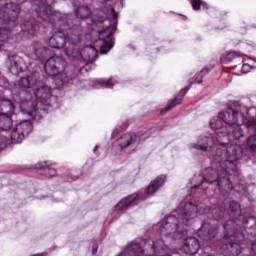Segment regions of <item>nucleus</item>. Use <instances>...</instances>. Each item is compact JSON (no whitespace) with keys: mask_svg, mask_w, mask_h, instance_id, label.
<instances>
[{"mask_svg":"<svg viewBox=\"0 0 256 256\" xmlns=\"http://www.w3.org/2000/svg\"><path fill=\"white\" fill-rule=\"evenodd\" d=\"M67 62L61 56H53L44 63V70L50 75L56 85V89H61L63 85L69 83V76L65 72Z\"/></svg>","mask_w":256,"mask_h":256,"instance_id":"nucleus-5","label":"nucleus"},{"mask_svg":"<svg viewBox=\"0 0 256 256\" xmlns=\"http://www.w3.org/2000/svg\"><path fill=\"white\" fill-rule=\"evenodd\" d=\"M89 67H90L89 64H85L84 67H80V71H81V72H83V71H89Z\"/></svg>","mask_w":256,"mask_h":256,"instance_id":"nucleus-29","label":"nucleus"},{"mask_svg":"<svg viewBox=\"0 0 256 256\" xmlns=\"http://www.w3.org/2000/svg\"><path fill=\"white\" fill-rule=\"evenodd\" d=\"M223 123H225V122L223 121V119H221V118L219 117V114H218L217 117H214V118L211 119V121H210V127H211V129H213L214 131H219L220 129L223 128Z\"/></svg>","mask_w":256,"mask_h":256,"instance_id":"nucleus-18","label":"nucleus"},{"mask_svg":"<svg viewBox=\"0 0 256 256\" xmlns=\"http://www.w3.org/2000/svg\"><path fill=\"white\" fill-rule=\"evenodd\" d=\"M33 131V124L29 120H24L18 123L11 133L12 143H22L23 139Z\"/></svg>","mask_w":256,"mask_h":256,"instance_id":"nucleus-12","label":"nucleus"},{"mask_svg":"<svg viewBox=\"0 0 256 256\" xmlns=\"http://www.w3.org/2000/svg\"><path fill=\"white\" fill-rule=\"evenodd\" d=\"M219 118L222 119L225 125H229V127L245 125L249 133H256V118L253 116L247 117L235 111L233 108H227L225 111L219 113Z\"/></svg>","mask_w":256,"mask_h":256,"instance_id":"nucleus-7","label":"nucleus"},{"mask_svg":"<svg viewBox=\"0 0 256 256\" xmlns=\"http://www.w3.org/2000/svg\"><path fill=\"white\" fill-rule=\"evenodd\" d=\"M69 19L71 16H67V25L60 27V30L56 32L49 40L48 45L52 49H63L65 55L70 61H95L97 59V49L93 46H86L81 52L79 45L81 44V36L76 30L70 29L67 32V38H65V31L69 29Z\"/></svg>","mask_w":256,"mask_h":256,"instance_id":"nucleus-3","label":"nucleus"},{"mask_svg":"<svg viewBox=\"0 0 256 256\" xmlns=\"http://www.w3.org/2000/svg\"><path fill=\"white\" fill-rule=\"evenodd\" d=\"M246 145L250 151H254L256 153V135L249 136L246 141Z\"/></svg>","mask_w":256,"mask_h":256,"instance_id":"nucleus-21","label":"nucleus"},{"mask_svg":"<svg viewBox=\"0 0 256 256\" xmlns=\"http://www.w3.org/2000/svg\"><path fill=\"white\" fill-rule=\"evenodd\" d=\"M252 251L256 254V240L252 243Z\"/></svg>","mask_w":256,"mask_h":256,"instance_id":"nucleus-31","label":"nucleus"},{"mask_svg":"<svg viewBox=\"0 0 256 256\" xmlns=\"http://www.w3.org/2000/svg\"><path fill=\"white\" fill-rule=\"evenodd\" d=\"M146 256H151V255H149V254H145Z\"/></svg>","mask_w":256,"mask_h":256,"instance_id":"nucleus-37","label":"nucleus"},{"mask_svg":"<svg viewBox=\"0 0 256 256\" xmlns=\"http://www.w3.org/2000/svg\"><path fill=\"white\" fill-rule=\"evenodd\" d=\"M19 3H25L26 0H18Z\"/></svg>","mask_w":256,"mask_h":256,"instance_id":"nucleus-35","label":"nucleus"},{"mask_svg":"<svg viewBox=\"0 0 256 256\" xmlns=\"http://www.w3.org/2000/svg\"><path fill=\"white\" fill-rule=\"evenodd\" d=\"M15 113V106L11 100H0V131H9L13 127L11 115Z\"/></svg>","mask_w":256,"mask_h":256,"instance_id":"nucleus-11","label":"nucleus"},{"mask_svg":"<svg viewBox=\"0 0 256 256\" xmlns=\"http://www.w3.org/2000/svg\"><path fill=\"white\" fill-rule=\"evenodd\" d=\"M8 139L3 134H0V149H5V146L7 145Z\"/></svg>","mask_w":256,"mask_h":256,"instance_id":"nucleus-26","label":"nucleus"},{"mask_svg":"<svg viewBox=\"0 0 256 256\" xmlns=\"http://www.w3.org/2000/svg\"><path fill=\"white\" fill-rule=\"evenodd\" d=\"M195 83H203V80L202 79H200V80H198L197 78H196V80H195Z\"/></svg>","mask_w":256,"mask_h":256,"instance_id":"nucleus-34","label":"nucleus"},{"mask_svg":"<svg viewBox=\"0 0 256 256\" xmlns=\"http://www.w3.org/2000/svg\"><path fill=\"white\" fill-rule=\"evenodd\" d=\"M93 151H97V146L94 147Z\"/></svg>","mask_w":256,"mask_h":256,"instance_id":"nucleus-36","label":"nucleus"},{"mask_svg":"<svg viewBox=\"0 0 256 256\" xmlns=\"http://www.w3.org/2000/svg\"><path fill=\"white\" fill-rule=\"evenodd\" d=\"M20 28L22 29V31H31L33 29L35 30V25H33V23L31 22H26Z\"/></svg>","mask_w":256,"mask_h":256,"instance_id":"nucleus-24","label":"nucleus"},{"mask_svg":"<svg viewBox=\"0 0 256 256\" xmlns=\"http://www.w3.org/2000/svg\"><path fill=\"white\" fill-rule=\"evenodd\" d=\"M95 253H97V247H94L92 250V254L95 255Z\"/></svg>","mask_w":256,"mask_h":256,"instance_id":"nucleus-33","label":"nucleus"},{"mask_svg":"<svg viewBox=\"0 0 256 256\" xmlns=\"http://www.w3.org/2000/svg\"><path fill=\"white\" fill-rule=\"evenodd\" d=\"M110 25L104 28L103 30L98 31L99 42L100 45V53L102 55H107L111 49H113V45L115 42L113 41L112 35L117 30V12H115V8L110 9Z\"/></svg>","mask_w":256,"mask_h":256,"instance_id":"nucleus-8","label":"nucleus"},{"mask_svg":"<svg viewBox=\"0 0 256 256\" xmlns=\"http://www.w3.org/2000/svg\"><path fill=\"white\" fill-rule=\"evenodd\" d=\"M197 235L206 245H213V247H221V239H219V226L211 224V222H203Z\"/></svg>","mask_w":256,"mask_h":256,"instance_id":"nucleus-10","label":"nucleus"},{"mask_svg":"<svg viewBox=\"0 0 256 256\" xmlns=\"http://www.w3.org/2000/svg\"><path fill=\"white\" fill-rule=\"evenodd\" d=\"M187 91H189V87L182 89V90L180 91V95H185V93H187Z\"/></svg>","mask_w":256,"mask_h":256,"instance_id":"nucleus-32","label":"nucleus"},{"mask_svg":"<svg viewBox=\"0 0 256 256\" xmlns=\"http://www.w3.org/2000/svg\"><path fill=\"white\" fill-rule=\"evenodd\" d=\"M75 13L78 19H88V17H91V9L88 6H79Z\"/></svg>","mask_w":256,"mask_h":256,"instance_id":"nucleus-16","label":"nucleus"},{"mask_svg":"<svg viewBox=\"0 0 256 256\" xmlns=\"http://www.w3.org/2000/svg\"><path fill=\"white\" fill-rule=\"evenodd\" d=\"M203 73H204V75H207V73H209V69L208 68L202 69L201 72H200V75L203 74Z\"/></svg>","mask_w":256,"mask_h":256,"instance_id":"nucleus-30","label":"nucleus"},{"mask_svg":"<svg viewBox=\"0 0 256 256\" xmlns=\"http://www.w3.org/2000/svg\"><path fill=\"white\" fill-rule=\"evenodd\" d=\"M167 180V176L160 175L150 183L146 190H141L139 193L132 194L123 198L115 207L116 211H125L131 205H137V201H145L149 195H153L155 191L163 187V183Z\"/></svg>","mask_w":256,"mask_h":256,"instance_id":"nucleus-6","label":"nucleus"},{"mask_svg":"<svg viewBox=\"0 0 256 256\" xmlns=\"http://www.w3.org/2000/svg\"><path fill=\"white\" fill-rule=\"evenodd\" d=\"M200 256H215V253L209 252V247H206L205 250L200 253Z\"/></svg>","mask_w":256,"mask_h":256,"instance_id":"nucleus-27","label":"nucleus"},{"mask_svg":"<svg viewBox=\"0 0 256 256\" xmlns=\"http://www.w3.org/2000/svg\"><path fill=\"white\" fill-rule=\"evenodd\" d=\"M18 85L22 89H30L29 92L21 93V95H26L21 107H28L26 111L30 117H37L38 111H49L53 98V90L49 86L37 87L35 75L22 77L18 81Z\"/></svg>","mask_w":256,"mask_h":256,"instance_id":"nucleus-4","label":"nucleus"},{"mask_svg":"<svg viewBox=\"0 0 256 256\" xmlns=\"http://www.w3.org/2000/svg\"><path fill=\"white\" fill-rule=\"evenodd\" d=\"M35 55L38 59H47L51 55V49L45 47L35 48Z\"/></svg>","mask_w":256,"mask_h":256,"instance_id":"nucleus-19","label":"nucleus"},{"mask_svg":"<svg viewBox=\"0 0 256 256\" xmlns=\"http://www.w3.org/2000/svg\"><path fill=\"white\" fill-rule=\"evenodd\" d=\"M191 3L194 11H199L201 7H203V9H209V6L207 5V3L202 2L201 0H192Z\"/></svg>","mask_w":256,"mask_h":256,"instance_id":"nucleus-22","label":"nucleus"},{"mask_svg":"<svg viewBox=\"0 0 256 256\" xmlns=\"http://www.w3.org/2000/svg\"><path fill=\"white\" fill-rule=\"evenodd\" d=\"M113 85V79L111 78L108 80L99 79L97 80L95 87L96 89H111Z\"/></svg>","mask_w":256,"mask_h":256,"instance_id":"nucleus-17","label":"nucleus"},{"mask_svg":"<svg viewBox=\"0 0 256 256\" xmlns=\"http://www.w3.org/2000/svg\"><path fill=\"white\" fill-rule=\"evenodd\" d=\"M177 105H181V99L179 98H175L170 104L169 106H167L166 108L161 110V115H165V113H167V111H171V109H174V107H177Z\"/></svg>","mask_w":256,"mask_h":256,"instance_id":"nucleus-20","label":"nucleus"},{"mask_svg":"<svg viewBox=\"0 0 256 256\" xmlns=\"http://www.w3.org/2000/svg\"><path fill=\"white\" fill-rule=\"evenodd\" d=\"M107 21V16L105 15V12L99 11L96 15V18L93 20V24L97 25L98 23H105Z\"/></svg>","mask_w":256,"mask_h":256,"instance_id":"nucleus-23","label":"nucleus"},{"mask_svg":"<svg viewBox=\"0 0 256 256\" xmlns=\"http://www.w3.org/2000/svg\"><path fill=\"white\" fill-rule=\"evenodd\" d=\"M51 3H53V0H36L33 3V9L43 21H48L51 25H56V23L57 25H63L65 20L61 18L59 12H53Z\"/></svg>","mask_w":256,"mask_h":256,"instance_id":"nucleus-9","label":"nucleus"},{"mask_svg":"<svg viewBox=\"0 0 256 256\" xmlns=\"http://www.w3.org/2000/svg\"><path fill=\"white\" fill-rule=\"evenodd\" d=\"M35 167L37 169H42L46 177H55V175H57V170L51 167V164H49L48 161L39 162L38 164L35 165Z\"/></svg>","mask_w":256,"mask_h":256,"instance_id":"nucleus-15","label":"nucleus"},{"mask_svg":"<svg viewBox=\"0 0 256 256\" xmlns=\"http://www.w3.org/2000/svg\"><path fill=\"white\" fill-rule=\"evenodd\" d=\"M241 71L242 73H249V71H251V65L243 64Z\"/></svg>","mask_w":256,"mask_h":256,"instance_id":"nucleus-28","label":"nucleus"},{"mask_svg":"<svg viewBox=\"0 0 256 256\" xmlns=\"http://www.w3.org/2000/svg\"><path fill=\"white\" fill-rule=\"evenodd\" d=\"M203 213L207 215L208 219L219 221L225 215V204H214L207 208L205 204L182 202L176 210L156 225V229H159L160 235L163 237L179 239L185 233L187 222Z\"/></svg>","mask_w":256,"mask_h":256,"instance_id":"nucleus-2","label":"nucleus"},{"mask_svg":"<svg viewBox=\"0 0 256 256\" xmlns=\"http://www.w3.org/2000/svg\"><path fill=\"white\" fill-rule=\"evenodd\" d=\"M243 126L245 127V124H235L231 126L232 132L218 131L212 134L211 137L201 136L198 143L191 144V149H196V151H207L213 145L218 147L216 148V154L213 156L217 171L213 168H207L204 175H195L192 178V187L194 189L201 187L205 183L210 185L216 183L215 193H220L223 197L233 191V183H231L229 176L239 174L235 161H239L243 157V148L236 144L229 145V139L238 140L244 137ZM225 146L227 147L225 148Z\"/></svg>","mask_w":256,"mask_h":256,"instance_id":"nucleus-1","label":"nucleus"},{"mask_svg":"<svg viewBox=\"0 0 256 256\" xmlns=\"http://www.w3.org/2000/svg\"><path fill=\"white\" fill-rule=\"evenodd\" d=\"M201 244L195 237H187L184 241L183 251L187 255H195L199 251Z\"/></svg>","mask_w":256,"mask_h":256,"instance_id":"nucleus-13","label":"nucleus"},{"mask_svg":"<svg viewBox=\"0 0 256 256\" xmlns=\"http://www.w3.org/2000/svg\"><path fill=\"white\" fill-rule=\"evenodd\" d=\"M140 137L141 136H137V134L133 133L124 134L117 140V145L121 149L131 147V145H135V143L140 140Z\"/></svg>","mask_w":256,"mask_h":256,"instance_id":"nucleus-14","label":"nucleus"},{"mask_svg":"<svg viewBox=\"0 0 256 256\" xmlns=\"http://www.w3.org/2000/svg\"><path fill=\"white\" fill-rule=\"evenodd\" d=\"M235 57H241V54H238V53L235 52V51L229 52V53L226 55V60H227V61H233V59H235Z\"/></svg>","mask_w":256,"mask_h":256,"instance_id":"nucleus-25","label":"nucleus"}]
</instances>
